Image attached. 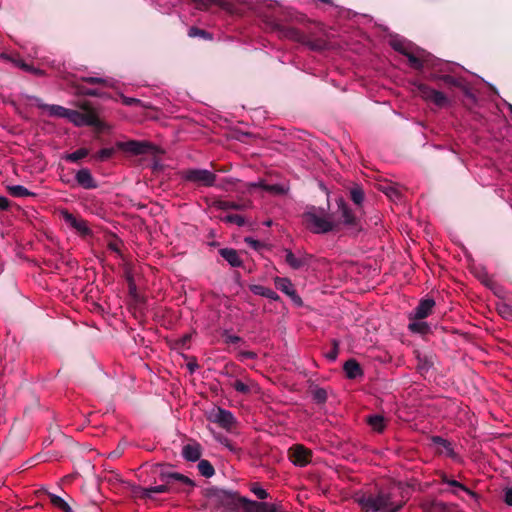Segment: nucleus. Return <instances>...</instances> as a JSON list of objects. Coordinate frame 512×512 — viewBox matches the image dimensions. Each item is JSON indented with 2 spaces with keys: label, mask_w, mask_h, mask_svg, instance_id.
<instances>
[{
  "label": "nucleus",
  "mask_w": 512,
  "mask_h": 512,
  "mask_svg": "<svg viewBox=\"0 0 512 512\" xmlns=\"http://www.w3.org/2000/svg\"><path fill=\"white\" fill-rule=\"evenodd\" d=\"M355 501L364 512H398L406 503L402 488L398 485L377 494L362 493L355 496Z\"/></svg>",
  "instance_id": "f257e3e1"
},
{
  "label": "nucleus",
  "mask_w": 512,
  "mask_h": 512,
  "mask_svg": "<svg viewBox=\"0 0 512 512\" xmlns=\"http://www.w3.org/2000/svg\"><path fill=\"white\" fill-rule=\"evenodd\" d=\"M306 227L315 234L339 231L340 222L334 221L324 210L312 207L303 214Z\"/></svg>",
  "instance_id": "f03ea898"
},
{
  "label": "nucleus",
  "mask_w": 512,
  "mask_h": 512,
  "mask_svg": "<svg viewBox=\"0 0 512 512\" xmlns=\"http://www.w3.org/2000/svg\"><path fill=\"white\" fill-rule=\"evenodd\" d=\"M183 176L187 181L207 187L213 186L216 180V175L206 169H189Z\"/></svg>",
  "instance_id": "7ed1b4c3"
},
{
  "label": "nucleus",
  "mask_w": 512,
  "mask_h": 512,
  "mask_svg": "<svg viewBox=\"0 0 512 512\" xmlns=\"http://www.w3.org/2000/svg\"><path fill=\"white\" fill-rule=\"evenodd\" d=\"M284 253H285V262L292 269H295V270L308 266L312 260V256L302 250H297L294 253L290 249H285Z\"/></svg>",
  "instance_id": "20e7f679"
},
{
  "label": "nucleus",
  "mask_w": 512,
  "mask_h": 512,
  "mask_svg": "<svg viewBox=\"0 0 512 512\" xmlns=\"http://www.w3.org/2000/svg\"><path fill=\"white\" fill-rule=\"evenodd\" d=\"M117 148L132 155L145 154L154 149V146L147 141L130 140L117 142Z\"/></svg>",
  "instance_id": "39448f33"
},
{
  "label": "nucleus",
  "mask_w": 512,
  "mask_h": 512,
  "mask_svg": "<svg viewBox=\"0 0 512 512\" xmlns=\"http://www.w3.org/2000/svg\"><path fill=\"white\" fill-rule=\"evenodd\" d=\"M338 211L340 213V217L343 221V224L349 228L354 230H360V222L359 219L354 215L353 211L349 208L347 203L343 198H338L337 201Z\"/></svg>",
  "instance_id": "423d86ee"
},
{
  "label": "nucleus",
  "mask_w": 512,
  "mask_h": 512,
  "mask_svg": "<svg viewBox=\"0 0 512 512\" xmlns=\"http://www.w3.org/2000/svg\"><path fill=\"white\" fill-rule=\"evenodd\" d=\"M60 215L62 219L65 221V223L69 225L72 229H74L77 233H79L81 236H87L91 234V229L89 228L86 220L74 216L67 210H62L60 212Z\"/></svg>",
  "instance_id": "0eeeda50"
},
{
  "label": "nucleus",
  "mask_w": 512,
  "mask_h": 512,
  "mask_svg": "<svg viewBox=\"0 0 512 512\" xmlns=\"http://www.w3.org/2000/svg\"><path fill=\"white\" fill-rule=\"evenodd\" d=\"M274 284L278 290L286 294L296 305L301 306L303 304L301 297L297 294L289 278L275 277Z\"/></svg>",
  "instance_id": "6e6552de"
},
{
  "label": "nucleus",
  "mask_w": 512,
  "mask_h": 512,
  "mask_svg": "<svg viewBox=\"0 0 512 512\" xmlns=\"http://www.w3.org/2000/svg\"><path fill=\"white\" fill-rule=\"evenodd\" d=\"M217 504L219 507L227 511L235 509L238 504L243 503L244 498H239L235 493L220 490L215 493Z\"/></svg>",
  "instance_id": "1a4fd4ad"
},
{
  "label": "nucleus",
  "mask_w": 512,
  "mask_h": 512,
  "mask_svg": "<svg viewBox=\"0 0 512 512\" xmlns=\"http://www.w3.org/2000/svg\"><path fill=\"white\" fill-rule=\"evenodd\" d=\"M420 96L428 101L433 102L435 105L439 107H443L447 105L448 99L444 95V93L437 91L427 85H419L418 87Z\"/></svg>",
  "instance_id": "9d476101"
},
{
  "label": "nucleus",
  "mask_w": 512,
  "mask_h": 512,
  "mask_svg": "<svg viewBox=\"0 0 512 512\" xmlns=\"http://www.w3.org/2000/svg\"><path fill=\"white\" fill-rule=\"evenodd\" d=\"M294 465L304 467L311 461L312 452L303 445H295L289 450Z\"/></svg>",
  "instance_id": "9b49d317"
},
{
  "label": "nucleus",
  "mask_w": 512,
  "mask_h": 512,
  "mask_svg": "<svg viewBox=\"0 0 512 512\" xmlns=\"http://www.w3.org/2000/svg\"><path fill=\"white\" fill-rule=\"evenodd\" d=\"M66 118L70 122L75 124L76 126H84V125L92 126V125H97L99 122L98 118L92 113L83 114L76 110H70V109L68 110Z\"/></svg>",
  "instance_id": "f8f14e48"
},
{
  "label": "nucleus",
  "mask_w": 512,
  "mask_h": 512,
  "mask_svg": "<svg viewBox=\"0 0 512 512\" xmlns=\"http://www.w3.org/2000/svg\"><path fill=\"white\" fill-rule=\"evenodd\" d=\"M212 417L213 422L217 423L219 426L226 430H230L236 423L233 414L230 411L222 408H217Z\"/></svg>",
  "instance_id": "ddd939ff"
},
{
  "label": "nucleus",
  "mask_w": 512,
  "mask_h": 512,
  "mask_svg": "<svg viewBox=\"0 0 512 512\" xmlns=\"http://www.w3.org/2000/svg\"><path fill=\"white\" fill-rule=\"evenodd\" d=\"M244 512H278L274 504L243 499Z\"/></svg>",
  "instance_id": "4468645a"
},
{
  "label": "nucleus",
  "mask_w": 512,
  "mask_h": 512,
  "mask_svg": "<svg viewBox=\"0 0 512 512\" xmlns=\"http://www.w3.org/2000/svg\"><path fill=\"white\" fill-rule=\"evenodd\" d=\"M182 456L187 461L195 462L201 457V446L199 443L193 442L183 446Z\"/></svg>",
  "instance_id": "2eb2a0df"
},
{
  "label": "nucleus",
  "mask_w": 512,
  "mask_h": 512,
  "mask_svg": "<svg viewBox=\"0 0 512 512\" xmlns=\"http://www.w3.org/2000/svg\"><path fill=\"white\" fill-rule=\"evenodd\" d=\"M435 301L433 299H424L416 307L413 318L422 320L431 314Z\"/></svg>",
  "instance_id": "dca6fc26"
},
{
  "label": "nucleus",
  "mask_w": 512,
  "mask_h": 512,
  "mask_svg": "<svg viewBox=\"0 0 512 512\" xmlns=\"http://www.w3.org/2000/svg\"><path fill=\"white\" fill-rule=\"evenodd\" d=\"M36 105L44 110L48 111L50 116L66 118L69 109H66L59 105H48L41 102L39 98H34Z\"/></svg>",
  "instance_id": "f3484780"
},
{
  "label": "nucleus",
  "mask_w": 512,
  "mask_h": 512,
  "mask_svg": "<svg viewBox=\"0 0 512 512\" xmlns=\"http://www.w3.org/2000/svg\"><path fill=\"white\" fill-rule=\"evenodd\" d=\"M75 178H76L77 183L85 189H92V188H96V186H97L92 177L91 172L86 168L79 170L76 173Z\"/></svg>",
  "instance_id": "a211bd4d"
},
{
  "label": "nucleus",
  "mask_w": 512,
  "mask_h": 512,
  "mask_svg": "<svg viewBox=\"0 0 512 512\" xmlns=\"http://www.w3.org/2000/svg\"><path fill=\"white\" fill-rule=\"evenodd\" d=\"M231 385L237 392L242 393V394H249L251 392H259L258 385L250 379H247L246 382H243L241 380H236Z\"/></svg>",
  "instance_id": "6ab92c4d"
},
{
  "label": "nucleus",
  "mask_w": 512,
  "mask_h": 512,
  "mask_svg": "<svg viewBox=\"0 0 512 512\" xmlns=\"http://www.w3.org/2000/svg\"><path fill=\"white\" fill-rule=\"evenodd\" d=\"M422 508L426 512H455L451 505L441 501H431L422 504Z\"/></svg>",
  "instance_id": "aec40b11"
},
{
  "label": "nucleus",
  "mask_w": 512,
  "mask_h": 512,
  "mask_svg": "<svg viewBox=\"0 0 512 512\" xmlns=\"http://www.w3.org/2000/svg\"><path fill=\"white\" fill-rule=\"evenodd\" d=\"M172 491H176V489L173 488V486L170 485V483L168 482L167 484H164V485H157V486L143 488L142 496L145 498H152L155 494L167 493V492H172Z\"/></svg>",
  "instance_id": "412c9836"
},
{
  "label": "nucleus",
  "mask_w": 512,
  "mask_h": 512,
  "mask_svg": "<svg viewBox=\"0 0 512 512\" xmlns=\"http://www.w3.org/2000/svg\"><path fill=\"white\" fill-rule=\"evenodd\" d=\"M219 253L232 267L242 266V260L240 259L236 250L223 248L219 251Z\"/></svg>",
  "instance_id": "4be33fe9"
},
{
  "label": "nucleus",
  "mask_w": 512,
  "mask_h": 512,
  "mask_svg": "<svg viewBox=\"0 0 512 512\" xmlns=\"http://www.w3.org/2000/svg\"><path fill=\"white\" fill-rule=\"evenodd\" d=\"M249 289L255 294L266 297L272 301H278L280 299L279 295L270 288L264 287L262 285H250Z\"/></svg>",
  "instance_id": "5701e85b"
},
{
  "label": "nucleus",
  "mask_w": 512,
  "mask_h": 512,
  "mask_svg": "<svg viewBox=\"0 0 512 512\" xmlns=\"http://www.w3.org/2000/svg\"><path fill=\"white\" fill-rule=\"evenodd\" d=\"M343 369L349 379H355L362 375V370L356 360L350 359L344 363Z\"/></svg>",
  "instance_id": "b1692460"
},
{
  "label": "nucleus",
  "mask_w": 512,
  "mask_h": 512,
  "mask_svg": "<svg viewBox=\"0 0 512 512\" xmlns=\"http://www.w3.org/2000/svg\"><path fill=\"white\" fill-rule=\"evenodd\" d=\"M368 424L376 432H382L386 427V422L381 415H371L367 418Z\"/></svg>",
  "instance_id": "393cba45"
},
{
  "label": "nucleus",
  "mask_w": 512,
  "mask_h": 512,
  "mask_svg": "<svg viewBox=\"0 0 512 512\" xmlns=\"http://www.w3.org/2000/svg\"><path fill=\"white\" fill-rule=\"evenodd\" d=\"M441 481L449 486H456V488L462 490L463 492H466L468 495H470L472 497H476V494L473 491H471L469 488H467L462 483H460L456 480L450 479L445 473L441 474Z\"/></svg>",
  "instance_id": "a878e982"
},
{
  "label": "nucleus",
  "mask_w": 512,
  "mask_h": 512,
  "mask_svg": "<svg viewBox=\"0 0 512 512\" xmlns=\"http://www.w3.org/2000/svg\"><path fill=\"white\" fill-rule=\"evenodd\" d=\"M198 469L201 475L207 478L212 477L215 473L214 467L208 460H200Z\"/></svg>",
  "instance_id": "bb28decb"
},
{
  "label": "nucleus",
  "mask_w": 512,
  "mask_h": 512,
  "mask_svg": "<svg viewBox=\"0 0 512 512\" xmlns=\"http://www.w3.org/2000/svg\"><path fill=\"white\" fill-rule=\"evenodd\" d=\"M408 328L411 332L419 334H426L430 330L429 325L427 324V322L424 321L411 322L408 325Z\"/></svg>",
  "instance_id": "cd10ccee"
},
{
  "label": "nucleus",
  "mask_w": 512,
  "mask_h": 512,
  "mask_svg": "<svg viewBox=\"0 0 512 512\" xmlns=\"http://www.w3.org/2000/svg\"><path fill=\"white\" fill-rule=\"evenodd\" d=\"M9 193L14 197H26L34 195L27 188L22 185L8 186Z\"/></svg>",
  "instance_id": "c85d7f7f"
},
{
  "label": "nucleus",
  "mask_w": 512,
  "mask_h": 512,
  "mask_svg": "<svg viewBox=\"0 0 512 512\" xmlns=\"http://www.w3.org/2000/svg\"><path fill=\"white\" fill-rule=\"evenodd\" d=\"M50 501L51 503L59 508V509H62L64 512H72V509L71 507L68 505V503L62 499L60 496H57V495H54V494H51L50 495Z\"/></svg>",
  "instance_id": "c756f323"
},
{
  "label": "nucleus",
  "mask_w": 512,
  "mask_h": 512,
  "mask_svg": "<svg viewBox=\"0 0 512 512\" xmlns=\"http://www.w3.org/2000/svg\"><path fill=\"white\" fill-rule=\"evenodd\" d=\"M394 48L396 50L402 52L403 54H405L408 57V60H409V63L411 64V66H413L414 68H417V69L421 68V66H422L421 61L413 54L406 52L404 50V48L402 47V45L394 44Z\"/></svg>",
  "instance_id": "7c9ffc66"
},
{
  "label": "nucleus",
  "mask_w": 512,
  "mask_h": 512,
  "mask_svg": "<svg viewBox=\"0 0 512 512\" xmlns=\"http://www.w3.org/2000/svg\"><path fill=\"white\" fill-rule=\"evenodd\" d=\"M252 186H255V187L260 186V187L264 188L266 191L274 193V194H285L287 192V189L284 186L278 185V184L263 185L261 182H259V183H253Z\"/></svg>",
  "instance_id": "2f4dec72"
},
{
  "label": "nucleus",
  "mask_w": 512,
  "mask_h": 512,
  "mask_svg": "<svg viewBox=\"0 0 512 512\" xmlns=\"http://www.w3.org/2000/svg\"><path fill=\"white\" fill-rule=\"evenodd\" d=\"M89 154V150L86 148H80L70 154L65 155V159L70 162H76L80 159L85 158Z\"/></svg>",
  "instance_id": "473e14b6"
},
{
  "label": "nucleus",
  "mask_w": 512,
  "mask_h": 512,
  "mask_svg": "<svg viewBox=\"0 0 512 512\" xmlns=\"http://www.w3.org/2000/svg\"><path fill=\"white\" fill-rule=\"evenodd\" d=\"M432 442L438 446H440L448 455L453 454V449L449 441L443 439L440 436L432 437Z\"/></svg>",
  "instance_id": "72a5a7b5"
},
{
  "label": "nucleus",
  "mask_w": 512,
  "mask_h": 512,
  "mask_svg": "<svg viewBox=\"0 0 512 512\" xmlns=\"http://www.w3.org/2000/svg\"><path fill=\"white\" fill-rule=\"evenodd\" d=\"M350 196L356 205H361L364 201V192L359 186H355L350 190Z\"/></svg>",
  "instance_id": "f704fd0d"
},
{
  "label": "nucleus",
  "mask_w": 512,
  "mask_h": 512,
  "mask_svg": "<svg viewBox=\"0 0 512 512\" xmlns=\"http://www.w3.org/2000/svg\"><path fill=\"white\" fill-rule=\"evenodd\" d=\"M169 479H174L176 481H179L180 483H182L183 485H186L188 486L190 489L193 488L195 486V483L193 480H191L190 478H188L187 476L185 475H182L180 473H171L167 476Z\"/></svg>",
  "instance_id": "c9c22d12"
},
{
  "label": "nucleus",
  "mask_w": 512,
  "mask_h": 512,
  "mask_svg": "<svg viewBox=\"0 0 512 512\" xmlns=\"http://www.w3.org/2000/svg\"><path fill=\"white\" fill-rule=\"evenodd\" d=\"M433 365V361L428 358L418 357L417 368L421 374L426 373Z\"/></svg>",
  "instance_id": "e433bc0d"
},
{
  "label": "nucleus",
  "mask_w": 512,
  "mask_h": 512,
  "mask_svg": "<svg viewBox=\"0 0 512 512\" xmlns=\"http://www.w3.org/2000/svg\"><path fill=\"white\" fill-rule=\"evenodd\" d=\"M223 221L227 223H234L238 226H242L245 223L244 218L241 215L237 214L227 215L223 218Z\"/></svg>",
  "instance_id": "4c0bfd02"
},
{
  "label": "nucleus",
  "mask_w": 512,
  "mask_h": 512,
  "mask_svg": "<svg viewBox=\"0 0 512 512\" xmlns=\"http://www.w3.org/2000/svg\"><path fill=\"white\" fill-rule=\"evenodd\" d=\"M17 66L20 67L21 69L27 71V72L35 74V75L41 76V75L44 74V72L42 70H40L38 68H34L31 65H28V64L24 63L23 61L17 62Z\"/></svg>",
  "instance_id": "58836bf2"
},
{
  "label": "nucleus",
  "mask_w": 512,
  "mask_h": 512,
  "mask_svg": "<svg viewBox=\"0 0 512 512\" xmlns=\"http://www.w3.org/2000/svg\"><path fill=\"white\" fill-rule=\"evenodd\" d=\"M251 491L254 493V495L261 499V500H264L268 497V493L265 489H263L262 487H260L258 484H253L251 486Z\"/></svg>",
  "instance_id": "ea45409f"
},
{
  "label": "nucleus",
  "mask_w": 512,
  "mask_h": 512,
  "mask_svg": "<svg viewBox=\"0 0 512 512\" xmlns=\"http://www.w3.org/2000/svg\"><path fill=\"white\" fill-rule=\"evenodd\" d=\"M216 207L222 210H228V209H239L240 206L236 204L235 202L231 201H218L215 203Z\"/></svg>",
  "instance_id": "a19ab883"
},
{
  "label": "nucleus",
  "mask_w": 512,
  "mask_h": 512,
  "mask_svg": "<svg viewBox=\"0 0 512 512\" xmlns=\"http://www.w3.org/2000/svg\"><path fill=\"white\" fill-rule=\"evenodd\" d=\"M82 80L89 84H101L108 86V80L102 77H83Z\"/></svg>",
  "instance_id": "79ce46f5"
},
{
  "label": "nucleus",
  "mask_w": 512,
  "mask_h": 512,
  "mask_svg": "<svg viewBox=\"0 0 512 512\" xmlns=\"http://www.w3.org/2000/svg\"><path fill=\"white\" fill-rule=\"evenodd\" d=\"M113 154H114L113 148H104L98 152L97 157L100 160H106V159H109Z\"/></svg>",
  "instance_id": "37998d69"
},
{
  "label": "nucleus",
  "mask_w": 512,
  "mask_h": 512,
  "mask_svg": "<svg viewBox=\"0 0 512 512\" xmlns=\"http://www.w3.org/2000/svg\"><path fill=\"white\" fill-rule=\"evenodd\" d=\"M188 35H189L190 37H198V36H199V37H207V36H208V34H207V32H206V31L201 30V29H198V28H196V27H191V28L189 29V31H188Z\"/></svg>",
  "instance_id": "c03bdc74"
},
{
  "label": "nucleus",
  "mask_w": 512,
  "mask_h": 512,
  "mask_svg": "<svg viewBox=\"0 0 512 512\" xmlns=\"http://www.w3.org/2000/svg\"><path fill=\"white\" fill-rule=\"evenodd\" d=\"M244 241L255 250H258L262 247V243L253 239L252 237H245Z\"/></svg>",
  "instance_id": "a18cd8bd"
},
{
  "label": "nucleus",
  "mask_w": 512,
  "mask_h": 512,
  "mask_svg": "<svg viewBox=\"0 0 512 512\" xmlns=\"http://www.w3.org/2000/svg\"><path fill=\"white\" fill-rule=\"evenodd\" d=\"M499 313L505 317V318H508L510 316H512V310H511V307L506 305V304H503L501 305L499 308Z\"/></svg>",
  "instance_id": "49530a36"
},
{
  "label": "nucleus",
  "mask_w": 512,
  "mask_h": 512,
  "mask_svg": "<svg viewBox=\"0 0 512 512\" xmlns=\"http://www.w3.org/2000/svg\"><path fill=\"white\" fill-rule=\"evenodd\" d=\"M504 501L508 506H512V487H508L505 489Z\"/></svg>",
  "instance_id": "de8ad7c7"
},
{
  "label": "nucleus",
  "mask_w": 512,
  "mask_h": 512,
  "mask_svg": "<svg viewBox=\"0 0 512 512\" xmlns=\"http://www.w3.org/2000/svg\"><path fill=\"white\" fill-rule=\"evenodd\" d=\"M122 101H123V104L126 106H132V105L140 103L139 99L126 97V96H122Z\"/></svg>",
  "instance_id": "09e8293b"
},
{
  "label": "nucleus",
  "mask_w": 512,
  "mask_h": 512,
  "mask_svg": "<svg viewBox=\"0 0 512 512\" xmlns=\"http://www.w3.org/2000/svg\"><path fill=\"white\" fill-rule=\"evenodd\" d=\"M315 397L318 401L323 402L326 400V392L325 390L319 389L315 392Z\"/></svg>",
  "instance_id": "8fccbe9b"
},
{
  "label": "nucleus",
  "mask_w": 512,
  "mask_h": 512,
  "mask_svg": "<svg viewBox=\"0 0 512 512\" xmlns=\"http://www.w3.org/2000/svg\"><path fill=\"white\" fill-rule=\"evenodd\" d=\"M9 207V200L4 196H0V210H6Z\"/></svg>",
  "instance_id": "3c124183"
},
{
  "label": "nucleus",
  "mask_w": 512,
  "mask_h": 512,
  "mask_svg": "<svg viewBox=\"0 0 512 512\" xmlns=\"http://www.w3.org/2000/svg\"><path fill=\"white\" fill-rule=\"evenodd\" d=\"M240 356L242 358L254 359L256 357V354L251 351H246V352H241Z\"/></svg>",
  "instance_id": "603ef678"
},
{
  "label": "nucleus",
  "mask_w": 512,
  "mask_h": 512,
  "mask_svg": "<svg viewBox=\"0 0 512 512\" xmlns=\"http://www.w3.org/2000/svg\"><path fill=\"white\" fill-rule=\"evenodd\" d=\"M327 357H328L330 360L334 361V360L336 359V357H337V350H336V348H335L332 352H330L329 354H327Z\"/></svg>",
  "instance_id": "864d4df0"
},
{
  "label": "nucleus",
  "mask_w": 512,
  "mask_h": 512,
  "mask_svg": "<svg viewBox=\"0 0 512 512\" xmlns=\"http://www.w3.org/2000/svg\"><path fill=\"white\" fill-rule=\"evenodd\" d=\"M109 248L113 251H116L118 252L119 251V248H118V244L117 243H110L109 244Z\"/></svg>",
  "instance_id": "5fc2aeb1"
},
{
  "label": "nucleus",
  "mask_w": 512,
  "mask_h": 512,
  "mask_svg": "<svg viewBox=\"0 0 512 512\" xmlns=\"http://www.w3.org/2000/svg\"><path fill=\"white\" fill-rule=\"evenodd\" d=\"M86 94H87V95H90V96H96V95H98L96 90H88V91L86 92Z\"/></svg>",
  "instance_id": "6e6d98bb"
},
{
  "label": "nucleus",
  "mask_w": 512,
  "mask_h": 512,
  "mask_svg": "<svg viewBox=\"0 0 512 512\" xmlns=\"http://www.w3.org/2000/svg\"><path fill=\"white\" fill-rule=\"evenodd\" d=\"M453 489L451 490V492L454 494V495H458L459 494V491H461L460 489L456 488V486H451Z\"/></svg>",
  "instance_id": "4d7b16f0"
},
{
  "label": "nucleus",
  "mask_w": 512,
  "mask_h": 512,
  "mask_svg": "<svg viewBox=\"0 0 512 512\" xmlns=\"http://www.w3.org/2000/svg\"><path fill=\"white\" fill-rule=\"evenodd\" d=\"M230 341H231V342H233V343L238 342V341H239V337H237V336H231V337H230Z\"/></svg>",
  "instance_id": "13d9d810"
},
{
  "label": "nucleus",
  "mask_w": 512,
  "mask_h": 512,
  "mask_svg": "<svg viewBox=\"0 0 512 512\" xmlns=\"http://www.w3.org/2000/svg\"><path fill=\"white\" fill-rule=\"evenodd\" d=\"M209 3H217L220 4L221 0H207Z\"/></svg>",
  "instance_id": "bf43d9fd"
}]
</instances>
